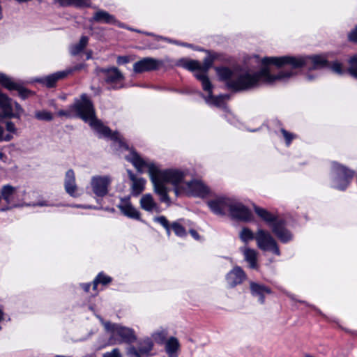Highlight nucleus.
I'll return each mask as SVG.
<instances>
[{
	"instance_id": "nucleus-56",
	"label": "nucleus",
	"mask_w": 357,
	"mask_h": 357,
	"mask_svg": "<svg viewBox=\"0 0 357 357\" xmlns=\"http://www.w3.org/2000/svg\"><path fill=\"white\" fill-rule=\"evenodd\" d=\"M75 207H77V208H92L93 207L91 206H82V205H76L75 206Z\"/></svg>"
},
{
	"instance_id": "nucleus-58",
	"label": "nucleus",
	"mask_w": 357,
	"mask_h": 357,
	"mask_svg": "<svg viewBox=\"0 0 357 357\" xmlns=\"http://www.w3.org/2000/svg\"><path fill=\"white\" fill-rule=\"evenodd\" d=\"M3 312L1 311V310H0V321H1V319H3Z\"/></svg>"
},
{
	"instance_id": "nucleus-46",
	"label": "nucleus",
	"mask_w": 357,
	"mask_h": 357,
	"mask_svg": "<svg viewBox=\"0 0 357 357\" xmlns=\"http://www.w3.org/2000/svg\"><path fill=\"white\" fill-rule=\"evenodd\" d=\"M129 61V59L127 56H119L117 59L118 64H125Z\"/></svg>"
},
{
	"instance_id": "nucleus-50",
	"label": "nucleus",
	"mask_w": 357,
	"mask_h": 357,
	"mask_svg": "<svg viewBox=\"0 0 357 357\" xmlns=\"http://www.w3.org/2000/svg\"><path fill=\"white\" fill-rule=\"evenodd\" d=\"M190 233L195 239L198 240L199 238V235L195 230L191 229L190 230Z\"/></svg>"
},
{
	"instance_id": "nucleus-59",
	"label": "nucleus",
	"mask_w": 357,
	"mask_h": 357,
	"mask_svg": "<svg viewBox=\"0 0 357 357\" xmlns=\"http://www.w3.org/2000/svg\"><path fill=\"white\" fill-rule=\"evenodd\" d=\"M120 25V26H122V27H126L128 29H131L130 27H127L126 26L124 25V24H119Z\"/></svg>"
},
{
	"instance_id": "nucleus-42",
	"label": "nucleus",
	"mask_w": 357,
	"mask_h": 357,
	"mask_svg": "<svg viewBox=\"0 0 357 357\" xmlns=\"http://www.w3.org/2000/svg\"><path fill=\"white\" fill-rule=\"evenodd\" d=\"M281 132L283 135V137H284L286 140L287 146H289L291 144L292 139L294 138V135L289 132H287L284 129H281Z\"/></svg>"
},
{
	"instance_id": "nucleus-21",
	"label": "nucleus",
	"mask_w": 357,
	"mask_h": 357,
	"mask_svg": "<svg viewBox=\"0 0 357 357\" xmlns=\"http://www.w3.org/2000/svg\"><path fill=\"white\" fill-rule=\"evenodd\" d=\"M250 289L252 296L257 298L261 304L264 303L265 296L271 294V290L268 287L255 282H250Z\"/></svg>"
},
{
	"instance_id": "nucleus-14",
	"label": "nucleus",
	"mask_w": 357,
	"mask_h": 357,
	"mask_svg": "<svg viewBox=\"0 0 357 357\" xmlns=\"http://www.w3.org/2000/svg\"><path fill=\"white\" fill-rule=\"evenodd\" d=\"M153 347V343L151 338L146 337L138 342L137 347H130L128 350L130 357L148 356Z\"/></svg>"
},
{
	"instance_id": "nucleus-57",
	"label": "nucleus",
	"mask_w": 357,
	"mask_h": 357,
	"mask_svg": "<svg viewBox=\"0 0 357 357\" xmlns=\"http://www.w3.org/2000/svg\"><path fill=\"white\" fill-rule=\"evenodd\" d=\"M306 78L307 79V80L309 81H311L314 79V77L311 75H306Z\"/></svg>"
},
{
	"instance_id": "nucleus-35",
	"label": "nucleus",
	"mask_w": 357,
	"mask_h": 357,
	"mask_svg": "<svg viewBox=\"0 0 357 357\" xmlns=\"http://www.w3.org/2000/svg\"><path fill=\"white\" fill-rule=\"evenodd\" d=\"M167 335L168 333L166 329L160 328L152 334V337L157 343L162 344L166 340Z\"/></svg>"
},
{
	"instance_id": "nucleus-26",
	"label": "nucleus",
	"mask_w": 357,
	"mask_h": 357,
	"mask_svg": "<svg viewBox=\"0 0 357 357\" xmlns=\"http://www.w3.org/2000/svg\"><path fill=\"white\" fill-rule=\"evenodd\" d=\"M13 116L11 99L3 94H0V119Z\"/></svg>"
},
{
	"instance_id": "nucleus-29",
	"label": "nucleus",
	"mask_w": 357,
	"mask_h": 357,
	"mask_svg": "<svg viewBox=\"0 0 357 357\" xmlns=\"http://www.w3.org/2000/svg\"><path fill=\"white\" fill-rule=\"evenodd\" d=\"M62 6H75L76 8H86L91 5V0H56Z\"/></svg>"
},
{
	"instance_id": "nucleus-13",
	"label": "nucleus",
	"mask_w": 357,
	"mask_h": 357,
	"mask_svg": "<svg viewBox=\"0 0 357 357\" xmlns=\"http://www.w3.org/2000/svg\"><path fill=\"white\" fill-rule=\"evenodd\" d=\"M182 192L195 197H204L209 193V190L202 181L192 180L183 185Z\"/></svg>"
},
{
	"instance_id": "nucleus-30",
	"label": "nucleus",
	"mask_w": 357,
	"mask_h": 357,
	"mask_svg": "<svg viewBox=\"0 0 357 357\" xmlns=\"http://www.w3.org/2000/svg\"><path fill=\"white\" fill-rule=\"evenodd\" d=\"M93 19L95 21H103L104 22H119L115 19V17L110 15L107 11L100 10L95 13Z\"/></svg>"
},
{
	"instance_id": "nucleus-4",
	"label": "nucleus",
	"mask_w": 357,
	"mask_h": 357,
	"mask_svg": "<svg viewBox=\"0 0 357 357\" xmlns=\"http://www.w3.org/2000/svg\"><path fill=\"white\" fill-rule=\"evenodd\" d=\"M283 57L293 58L294 61L282 62L284 68L281 69L283 72H292L291 77L296 73V70L301 67H306L309 70H317L324 68H330L331 70L338 74L342 75L344 73L342 65L337 61L330 63L327 59L326 55H312V56H284Z\"/></svg>"
},
{
	"instance_id": "nucleus-10",
	"label": "nucleus",
	"mask_w": 357,
	"mask_h": 357,
	"mask_svg": "<svg viewBox=\"0 0 357 357\" xmlns=\"http://www.w3.org/2000/svg\"><path fill=\"white\" fill-rule=\"evenodd\" d=\"M110 175H95L91 178L90 187L93 193L98 197H104L109 190L112 182Z\"/></svg>"
},
{
	"instance_id": "nucleus-47",
	"label": "nucleus",
	"mask_w": 357,
	"mask_h": 357,
	"mask_svg": "<svg viewBox=\"0 0 357 357\" xmlns=\"http://www.w3.org/2000/svg\"><path fill=\"white\" fill-rule=\"evenodd\" d=\"M19 93H20V96L22 98H25L29 95V91L27 90H24V89H20V90H19Z\"/></svg>"
},
{
	"instance_id": "nucleus-2",
	"label": "nucleus",
	"mask_w": 357,
	"mask_h": 357,
	"mask_svg": "<svg viewBox=\"0 0 357 357\" xmlns=\"http://www.w3.org/2000/svg\"><path fill=\"white\" fill-rule=\"evenodd\" d=\"M125 158L132 164L137 172L140 173L147 172L149 173L153 185L154 191L160 196L162 202L168 204L170 203L166 183H170L174 186L176 195L182 193L183 186L187 182L185 178L188 174V170L181 169L162 170L153 161L142 158L135 151H131Z\"/></svg>"
},
{
	"instance_id": "nucleus-28",
	"label": "nucleus",
	"mask_w": 357,
	"mask_h": 357,
	"mask_svg": "<svg viewBox=\"0 0 357 357\" xmlns=\"http://www.w3.org/2000/svg\"><path fill=\"white\" fill-rule=\"evenodd\" d=\"M123 79V75L116 68H111L106 72L105 81L108 84H117Z\"/></svg>"
},
{
	"instance_id": "nucleus-6",
	"label": "nucleus",
	"mask_w": 357,
	"mask_h": 357,
	"mask_svg": "<svg viewBox=\"0 0 357 357\" xmlns=\"http://www.w3.org/2000/svg\"><path fill=\"white\" fill-rule=\"evenodd\" d=\"M255 211L257 215L271 226L273 233L282 243H287L292 241L293 234L285 227L283 220H277L273 214L264 208L255 206Z\"/></svg>"
},
{
	"instance_id": "nucleus-49",
	"label": "nucleus",
	"mask_w": 357,
	"mask_h": 357,
	"mask_svg": "<svg viewBox=\"0 0 357 357\" xmlns=\"http://www.w3.org/2000/svg\"><path fill=\"white\" fill-rule=\"evenodd\" d=\"M33 206H50V204H48L47 202L46 201H43V202H39L36 204H33Z\"/></svg>"
},
{
	"instance_id": "nucleus-11",
	"label": "nucleus",
	"mask_w": 357,
	"mask_h": 357,
	"mask_svg": "<svg viewBox=\"0 0 357 357\" xmlns=\"http://www.w3.org/2000/svg\"><path fill=\"white\" fill-rule=\"evenodd\" d=\"M229 214L233 219L244 222L250 221L252 218V213L248 208L232 199L231 201Z\"/></svg>"
},
{
	"instance_id": "nucleus-53",
	"label": "nucleus",
	"mask_w": 357,
	"mask_h": 357,
	"mask_svg": "<svg viewBox=\"0 0 357 357\" xmlns=\"http://www.w3.org/2000/svg\"><path fill=\"white\" fill-rule=\"evenodd\" d=\"M171 229H172V225L168 226L167 229H165L168 236L170 235Z\"/></svg>"
},
{
	"instance_id": "nucleus-5",
	"label": "nucleus",
	"mask_w": 357,
	"mask_h": 357,
	"mask_svg": "<svg viewBox=\"0 0 357 357\" xmlns=\"http://www.w3.org/2000/svg\"><path fill=\"white\" fill-rule=\"evenodd\" d=\"M105 329L109 333V344H116L121 343L131 344L137 340V335L135 331L129 327L119 324L105 321L100 317L98 316Z\"/></svg>"
},
{
	"instance_id": "nucleus-51",
	"label": "nucleus",
	"mask_w": 357,
	"mask_h": 357,
	"mask_svg": "<svg viewBox=\"0 0 357 357\" xmlns=\"http://www.w3.org/2000/svg\"><path fill=\"white\" fill-rule=\"evenodd\" d=\"M82 287L83 288V289L88 292L90 289V287H91V284L89 283H85V284H82Z\"/></svg>"
},
{
	"instance_id": "nucleus-48",
	"label": "nucleus",
	"mask_w": 357,
	"mask_h": 357,
	"mask_svg": "<svg viewBox=\"0 0 357 357\" xmlns=\"http://www.w3.org/2000/svg\"><path fill=\"white\" fill-rule=\"evenodd\" d=\"M57 114L59 116H70V112L66 111V110H59L57 112Z\"/></svg>"
},
{
	"instance_id": "nucleus-17",
	"label": "nucleus",
	"mask_w": 357,
	"mask_h": 357,
	"mask_svg": "<svg viewBox=\"0 0 357 357\" xmlns=\"http://www.w3.org/2000/svg\"><path fill=\"white\" fill-rule=\"evenodd\" d=\"M81 67L82 66H79L75 67L73 69L59 71L46 77L37 78L36 79V81L43 84L48 88H51L54 86L58 80L65 78L73 70H78L81 68Z\"/></svg>"
},
{
	"instance_id": "nucleus-37",
	"label": "nucleus",
	"mask_w": 357,
	"mask_h": 357,
	"mask_svg": "<svg viewBox=\"0 0 357 357\" xmlns=\"http://www.w3.org/2000/svg\"><path fill=\"white\" fill-rule=\"evenodd\" d=\"M37 119L45 121H50L53 119V114L47 110L38 111L35 114Z\"/></svg>"
},
{
	"instance_id": "nucleus-20",
	"label": "nucleus",
	"mask_w": 357,
	"mask_h": 357,
	"mask_svg": "<svg viewBox=\"0 0 357 357\" xmlns=\"http://www.w3.org/2000/svg\"><path fill=\"white\" fill-rule=\"evenodd\" d=\"M245 273L240 266H235L226 275V281L229 287L240 284L245 279Z\"/></svg>"
},
{
	"instance_id": "nucleus-8",
	"label": "nucleus",
	"mask_w": 357,
	"mask_h": 357,
	"mask_svg": "<svg viewBox=\"0 0 357 357\" xmlns=\"http://www.w3.org/2000/svg\"><path fill=\"white\" fill-rule=\"evenodd\" d=\"M0 193L3 199L8 204L6 208H2L0 209L1 211L25 205V204L22 203V197L26 193L25 190H20L18 188L10 185H4L0 190ZM30 205L31 204H26V206Z\"/></svg>"
},
{
	"instance_id": "nucleus-34",
	"label": "nucleus",
	"mask_w": 357,
	"mask_h": 357,
	"mask_svg": "<svg viewBox=\"0 0 357 357\" xmlns=\"http://www.w3.org/2000/svg\"><path fill=\"white\" fill-rule=\"evenodd\" d=\"M0 83L6 88L12 90L17 89L18 86L10 77L0 73Z\"/></svg>"
},
{
	"instance_id": "nucleus-54",
	"label": "nucleus",
	"mask_w": 357,
	"mask_h": 357,
	"mask_svg": "<svg viewBox=\"0 0 357 357\" xmlns=\"http://www.w3.org/2000/svg\"><path fill=\"white\" fill-rule=\"evenodd\" d=\"M175 43L177 45H181L186 46V47H192V45L187 44V43H178L177 42H175Z\"/></svg>"
},
{
	"instance_id": "nucleus-41",
	"label": "nucleus",
	"mask_w": 357,
	"mask_h": 357,
	"mask_svg": "<svg viewBox=\"0 0 357 357\" xmlns=\"http://www.w3.org/2000/svg\"><path fill=\"white\" fill-rule=\"evenodd\" d=\"M153 220L155 222L161 225L165 229H167L168 226L170 225L167 219L163 215L155 217Z\"/></svg>"
},
{
	"instance_id": "nucleus-3",
	"label": "nucleus",
	"mask_w": 357,
	"mask_h": 357,
	"mask_svg": "<svg viewBox=\"0 0 357 357\" xmlns=\"http://www.w3.org/2000/svg\"><path fill=\"white\" fill-rule=\"evenodd\" d=\"M70 108L78 117L88 123L100 135L109 137L113 140L114 146L120 149H128V146L123 141L120 134L119 132H112L108 127L104 126L96 117L93 103L86 94H82L80 100L74 103Z\"/></svg>"
},
{
	"instance_id": "nucleus-27",
	"label": "nucleus",
	"mask_w": 357,
	"mask_h": 357,
	"mask_svg": "<svg viewBox=\"0 0 357 357\" xmlns=\"http://www.w3.org/2000/svg\"><path fill=\"white\" fill-rule=\"evenodd\" d=\"M179 348L178 340L174 337H171L165 342V351L169 357H177Z\"/></svg>"
},
{
	"instance_id": "nucleus-15",
	"label": "nucleus",
	"mask_w": 357,
	"mask_h": 357,
	"mask_svg": "<svg viewBox=\"0 0 357 357\" xmlns=\"http://www.w3.org/2000/svg\"><path fill=\"white\" fill-rule=\"evenodd\" d=\"M163 65L161 60L145 57L134 63L133 70L137 73L153 71L159 69Z\"/></svg>"
},
{
	"instance_id": "nucleus-43",
	"label": "nucleus",
	"mask_w": 357,
	"mask_h": 357,
	"mask_svg": "<svg viewBox=\"0 0 357 357\" xmlns=\"http://www.w3.org/2000/svg\"><path fill=\"white\" fill-rule=\"evenodd\" d=\"M13 139L11 134H4V129L0 126V142H8Z\"/></svg>"
},
{
	"instance_id": "nucleus-1",
	"label": "nucleus",
	"mask_w": 357,
	"mask_h": 357,
	"mask_svg": "<svg viewBox=\"0 0 357 357\" xmlns=\"http://www.w3.org/2000/svg\"><path fill=\"white\" fill-rule=\"evenodd\" d=\"M289 57L271 56L264 57L261 61V68L258 71L250 68H243L232 72L227 68L218 69V74L220 79L227 80V86L234 91L248 90L260 84H273L276 82H285L292 75V72H283L281 69L282 62L294 61Z\"/></svg>"
},
{
	"instance_id": "nucleus-44",
	"label": "nucleus",
	"mask_w": 357,
	"mask_h": 357,
	"mask_svg": "<svg viewBox=\"0 0 357 357\" xmlns=\"http://www.w3.org/2000/svg\"><path fill=\"white\" fill-rule=\"evenodd\" d=\"M349 40L354 43H357V25L348 35Z\"/></svg>"
},
{
	"instance_id": "nucleus-9",
	"label": "nucleus",
	"mask_w": 357,
	"mask_h": 357,
	"mask_svg": "<svg viewBox=\"0 0 357 357\" xmlns=\"http://www.w3.org/2000/svg\"><path fill=\"white\" fill-rule=\"evenodd\" d=\"M256 243L259 249L264 252H270L277 256L280 255V251L275 238L270 232L262 229L256 232Z\"/></svg>"
},
{
	"instance_id": "nucleus-36",
	"label": "nucleus",
	"mask_w": 357,
	"mask_h": 357,
	"mask_svg": "<svg viewBox=\"0 0 357 357\" xmlns=\"http://www.w3.org/2000/svg\"><path fill=\"white\" fill-rule=\"evenodd\" d=\"M112 280V278L107 275H104L103 273H99L96 279L93 282V289L94 290L96 289L97 285L99 283H102V284H107L109 283Z\"/></svg>"
},
{
	"instance_id": "nucleus-45",
	"label": "nucleus",
	"mask_w": 357,
	"mask_h": 357,
	"mask_svg": "<svg viewBox=\"0 0 357 357\" xmlns=\"http://www.w3.org/2000/svg\"><path fill=\"white\" fill-rule=\"evenodd\" d=\"M6 130L10 133H16L17 129L15 124L11 121H7L6 124Z\"/></svg>"
},
{
	"instance_id": "nucleus-24",
	"label": "nucleus",
	"mask_w": 357,
	"mask_h": 357,
	"mask_svg": "<svg viewBox=\"0 0 357 357\" xmlns=\"http://www.w3.org/2000/svg\"><path fill=\"white\" fill-rule=\"evenodd\" d=\"M213 86L211 84L210 89L208 90H204L208 92V96H204L205 101L207 104L214 105L218 107H221L224 105L225 101L230 98L229 94H222L218 96H213L212 92Z\"/></svg>"
},
{
	"instance_id": "nucleus-22",
	"label": "nucleus",
	"mask_w": 357,
	"mask_h": 357,
	"mask_svg": "<svg viewBox=\"0 0 357 357\" xmlns=\"http://www.w3.org/2000/svg\"><path fill=\"white\" fill-rule=\"evenodd\" d=\"M139 204L141 208L146 211L158 213L161 212L160 206L155 202L151 194L144 195L140 199Z\"/></svg>"
},
{
	"instance_id": "nucleus-23",
	"label": "nucleus",
	"mask_w": 357,
	"mask_h": 357,
	"mask_svg": "<svg viewBox=\"0 0 357 357\" xmlns=\"http://www.w3.org/2000/svg\"><path fill=\"white\" fill-rule=\"evenodd\" d=\"M245 261L248 264L249 268L252 269H258V252L252 248L248 247H243L241 248Z\"/></svg>"
},
{
	"instance_id": "nucleus-25",
	"label": "nucleus",
	"mask_w": 357,
	"mask_h": 357,
	"mask_svg": "<svg viewBox=\"0 0 357 357\" xmlns=\"http://www.w3.org/2000/svg\"><path fill=\"white\" fill-rule=\"evenodd\" d=\"M129 178L132 181V195L138 196L145 188L146 180L142 177L136 176L132 171L128 170Z\"/></svg>"
},
{
	"instance_id": "nucleus-16",
	"label": "nucleus",
	"mask_w": 357,
	"mask_h": 357,
	"mask_svg": "<svg viewBox=\"0 0 357 357\" xmlns=\"http://www.w3.org/2000/svg\"><path fill=\"white\" fill-rule=\"evenodd\" d=\"M213 60V57L208 54L204 59V63H201L200 70L195 73V77L202 83L203 90H208L210 89L211 82L207 76V72L212 66Z\"/></svg>"
},
{
	"instance_id": "nucleus-32",
	"label": "nucleus",
	"mask_w": 357,
	"mask_h": 357,
	"mask_svg": "<svg viewBox=\"0 0 357 357\" xmlns=\"http://www.w3.org/2000/svg\"><path fill=\"white\" fill-rule=\"evenodd\" d=\"M88 37L82 36L78 43L72 45L70 47V54L73 56L79 54L85 48V47L88 44Z\"/></svg>"
},
{
	"instance_id": "nucleus-40",
	"label": "nucleus",
	"mask_w": 357,
	"mask_h": 357,
	"mask_svg": "<svg viewBox=\"0 0 357 357\" xmlns=\"http://www.w3.org/2000/svg\"><path fill=\"white\" fill-rule=\"evenodd\" d=\"M102 357H122V354L119 349L114 348L109 352L104 353Z\"/></svg>"
},
{
	"instance_id": "nucleus-39",
	"label": "nucleus",
	"mask_w": 357,
	"mask_h": 357,
	"mask_svg": "<svg viewBox=\"0 0 357 357\" xmlns=\"http://www.w3.org/2000/svg\"><path fill=\"white\" fill-rule=\"evenodd\" d=\"M349 73L357 78V56H353L349 59Z\"/></svg>"
},
{
	"instance_id": "nucleus-7",
	"label": "nucleus",
	"mask_w": 357,
	"mask_h": 357,
	"mask_svg": "<svg viewBox=\"0 0 357 357\" xmlns=\"http://www.w3.org/2000/svg\"><path fill=\"white\" fill-rule=\"evenodd\" d=\"M332 174L333 177V187L344 190L354 176L355 172L337 162L332 163Z\"/></svg>"
},
{
	"instance_id": "nucleus-55",
	"label": "nucleus",
	"mask_w": 357,
	"mask_h": 357,
	"mask_svg": "<svg viewBox=\"0 0 357 357\" xmlns=\"http://www.w3.org/2000/svg\"><path fill=\"white\" fill-rule=\"evenodd\" d=\"M15 105L17 111L22 110V107L17 102H15Z\"/></svg>"
},
{
	"instance_id": "nucleus-19",
	"label": "nucleus",
	"mask_w": 357,
	"mask_h": 357,
	"mask_svg": "<svg viewBox=\"0 0 357 357\" xmlns=\"http://www.w3.org/2000/svg\"><path fill=\"white\" fill-rule=\"evenodd\" d=\"M117 207L125 216L135 220L140 219V213L132 206L130 197L121 198Z\"/></svg>"
},
{
	"instance_id": "nucleus-12",
	"label": "nucleus",
	"mask_w": 357,
	"mask_h": 357,
	"mask_svg": "<svg viewBox=\"0 0 357 357\" xmlns=\"http://www.w3.org/2000/svg\"><path fill=\"white\" fill-rule=\"evenodd\" d=\"M231 198L216 197L207 202V205L211 211L218 215H225L229 213Z\"/></svg>"
},
{
	"instance_id": "nucleus-33",
	"label": "nucleus",
	"mask_w": 357,
	"mask_h": 357,
	"mask_svg": "<svg viewBox=\"0 0 357 357\" xmlns=\"http://www.w3.org/2000/svg\"><path fill=\"white\" fill-rule=\"evenodd\" d=\"M181 64L184 68L190 71L199 72L201 69V63L195 60H183Z\"/></svg>"
},
{
	"instance_id": "nucleus-61",
	"label": "nucleus",
	"mask_w": 357,
	"mask_h": 357,
	"mask_svg": "<svg viewBox=\"0 0 357 357\" xmlns=\"http://www.w3.org/2000/svg\"><path fill=\"white\" fill-rule=\"evenodd\" d=\"M303 357H314L310 354H305Z\"/></svg>"
},
{
	"instance_id": "nucleus-52",
	"label": "nucleus",
	"mask_w": 357,
	"mask_h": 357,
	"mask_svg": "<svg viewBox=\"0 0 357 357\" xmlns=\"http://www.w3.org/2000/svg\"><path fill=\"white\" fill-rule=\"evenodd\" d=\"M0 160L3 162H7L8 157L4 153L0 152Z\"/></svg>"
},
{
	"instance_id": "nucleus-31",
	"label": "nucleus",
	"mask_w": 357,
	"mask_h": 357,
	"mask_svg": "<svg viewBox=\"0 0 357 357\" xmlns=\"http://www.w3.org/2000/svg\"><path fill=\"white\" fill-rule=\"evenodd\" d=\"M238 237L243 243L248 244L253 240L256 241V233L248 227H243L238 233Z\"/></svg>"
},
{
	"instance_id": "nucleus-60",
	"label": "nucleus",
	"mask_w": 357,
	"mask_h": 357,
	"mask_svg": "<svg viewBox=\"0 0 357 357\" xmlns=\"http://www.w3.org/2000/svg\"><path fill=\"white\" fill-rule=\"evenodd\" d=\"M91 57V52L87 53L86 59H89Z\"/></svg>"
},
{
	"instance_id": "nucleus-18",
	"label": "nucleus",
	"mask_w": 357,
	"mask_h": 357,
	"mask_svg": "<svg viewBox=\"0 0 357 357\" xmlns=\"http://www.w3.org/2000/svg\"><path fill=\"white\" fill-rule=\"evenodd\" d=\"M64 188L66 192L73 197H78L80 195L79 188L76 183L75 172L70 169L65 174Z\"/></svg>"
},
{
	"instance_id": "nucleus-38",
	"label": "nucleus",
	"mask_w": 357,
	"mask_h": 357,
	"mask_svg": "<svg viewBox=\"0 0 357 357\" xmlns=\"http://www.w3.org/2000/svg\"><path fill=\"white\" fill-rule=\"evenodd\" d=\"M172 229L175 234L179 237H184L187 235L185 228L177 222H174L172 224Z\"/></svg>"
}]
</instances>
